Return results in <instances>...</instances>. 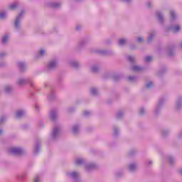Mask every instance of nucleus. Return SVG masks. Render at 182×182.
<instances>
[{"label":"nucleus","instance_id":"f257e3e1","mask_svg":"<svg viewBox=\"0 0 182 182\" xmlns=\"http://www.w3.org/2000/svg\"><path fill=\"white\" fill-rule=\"evenodd\" d=\"M28 84L30 85L31 89H33V90H34V92H38V90H39L33 85V81L32 80V78L31 77H19L16 81V85H17V86H25V85H26Z\"/></svg>","mask_w":182,"mask_h":182},{"label":"nucleus","instance_id":"f03ea898","mask_svg":"<svg viewBox=\"0 0 182 182\" xmlns=\"http://www.w3.org/2000/svg\"><path fill=\"white\" fill-rule=\"evenodd\" d=\"M25 14V10H21V13L16 17L14 21V28L16 32L21 31V23L22 19H23V15Z\"/></svg>","mask_w":182,"mask_h":182},{"label":"nucleus","instance_id":"7ed1b4c3","mask_svg":"<svg viewBox=\"0 0 182 182\" xmlns=\"http://www.w3.org/2000/svg\"><path fill=\"white\" fill-rule=\"evenodd\" d=\"M60 136V128L59 127H54L50 135V140L51 141H56L59 139Z\"/></svg>","mask_w":182,"mask_h":182},{"label":"nucleus","instance_id":"20e7f679","mask_svg":"<svg viewBox=\"0 0 182 182\" xmlns=\"http://www.w3.org/2000/svg\"><path fill=\"white\" fill-rule=\"evenodd\" d=\"M58 66V59L54 58L50 60L46 65V72H52Z\"/></svg>","mask_w":182,"mask_h":182},{"label":"nucleus","instance_id":"39448f33","mask_svg":"<svg viewBox=\"0 0 182 182\" xmlns=\"http://www.w3.org/2000/svg\"><path fill=\"white\" fill-rule=\"evenodd\" d=\"M165 101L166 99L164 97H161L159 99L154 109V114L156 116H159V114H160V112H161V108L163 107V105L164 104Z\"/></svg>","mask_w":182,"mask_h":182},{"label":"nucleus","instance_id":"423d86ee","mask_svg":"<svg viewBox=\"0 0 182 182\" xmlns=\"http://www.w3.org/2000/svg\"><path fill=\"white\" fill-rule=\"evenodd\" d=\"M97 167V165L93 162H87L85 160V168L87 173H90L92 170H95Z\"/></svg>","mask_w":182,"mask_h":182},{"label":"nucleus","instance_id":"0eeeda50","mask_svg":"<svg viewBox=\"0 0 182 182\" xmlns=\"http://www.w3.org/2000/svg\"><path fill=\"white\" fill-rule=\"evenodd\" d=\"M88 43H89V38L86 37L81 38L78 42L77 49L78 50H82V49H83V48H85V46H86V45H87Z\"/></svg>","mask_w":182,"mask_h":182},{"label":"nucleus","instance_id":"6e6552de","mask_svg":"<svg viewBox=\"0 0 182 182\" xmlns=\"http://www.w3.org/2000/svg\"><path fill=\"white\" fill-rule=\"evenodd\" d=\"M10 153L14 156H22L25 153V150L21 147L13 148L10 150Z\"/></svg>","mask_w":182,"mask_h":182},{"label":"nucleus","instance_id":"1a4fd4ad","mask_svg":"<svg viewBox=\"0 0 182 182\" xmlns=\"http://www.w3.org/2000/svg\"><path fill=\"white\" fill-rule=\"evenodd\" d=\"M172 31L173 33H177L180 31V26H171L164 28V33H167V32H170Z\"/></svg>","mask_w":182,"mask_h":182},{"label":"nucleus","instance_id":"9d476101","mask_svg":"<svg viewBox=\"0 0 182 182\" xmlns=\"http://www.w3.org/2000/svg\"><path fill=\"white\" fill-rule=\"evenodd\" d=\"M59 116V111L58 109H53L50 112V119L52 122H55L58 117Z\"/></svg>","mask_w":182,"mask_h":182},{"label":"nucleus","instance_id":"9b49d317","mask_svg":"<svg viewBox=\"0 0 182 182\" xmlns=\"http://www.w3.org/2000/svg\"><path fill=\"white\" fill-rule=\"evenodd\" d=\"M181 109H182V97L180 96L176 99V101L175 102V110L176 112H180Z\"/></svg>","mask_w":182,"mask_h":182},{"label":"nucleus","instance_id":"f8f14e48","mask_svg":"<svg viewBox=\"0 0 182 182\" xmlns=\"http://www.w3.org/2000/svg\"><path fill=\"white\" fill-rule=\"evenodd\" d=\"M95 53L101 55L102 56H107V55H112V52L107 50H97L95 51Z\"/></svg>","mask_w":182,"mask_h":182},{"label":"nucleus","instance_id":"ddd939ff","mask_svg":"<svg viewBox=\"0 0 182 182\" xmlns=\"http://www.w3.org/2000/svg\"><path fill=\"white\" fill-rule=\"evenodd\" d=\"M176 49L175 44H171L168 46V55L174 56V50Z\"/></svg>","mask_w":182,"mask_h":182},{"label":"nucleus","instance_id":"4468645a","mask_svg":"<svg viewBox=\"0 0 182 182\" xmlns=\"http://www.w3.org/2000/svg\"><path fill=\"white\" fill-rule=\"evenodd\" d=\"M156 16L161 25H163L164 23V16H163V14L160 11L156 12Z\"/></svg>","mask_w":182,"mask_h":182},{"label":"nucleus","instance_id":"2eb2a0df","mask_svg":"<svg viewBox=\"0 0 182 182\" xmlns=\"http://www.w3.org/2000/svg\"><path fill=\"white\" fill-rule=\"evenodd\" d=\"M39 151H41V144L37 141L33 148V154L34 156H38V154H39Z\"/></svg>","mask_w":182,"mask_h":182},{"label":"nucleus","instance_id":"dca6fc26","mask_svg":"<svg viewBox=\"0 0 182 182\" xmlns=\"http://www.w3.org/2000/svg\"><path fill=\"white\" fill-rule=\"evenodd\" d=\"M72 132L75 136L79 134V132H80V125L79 124H74L72 127Z\"/></svg>","mask_w":182,"mask_h":182},{"label":"nucleus","instance_id":"f3484780","mask_svg":"<svg viewBox=\"0 0 182 182\" xmlns=\"http://www.w3.org/2000/svg\"><path fill=\"white\" fill-rule=\"evenodd\" d=\"M26 114V111L24 109H18L16 112V117L17 119H21V117H23Z\"/></svg>","mask_w":182,"mask_h":182},{"label":"nucleus","instance_id":"a211bd4d","mask_svg":"<svg viewBox=\"0 0 182 182\" xmlns=\"http://www.w3.org/2000/svg\"><path fill=\"white\" fill-rule=\"evenodd\" d=\"M119 133H120V129H119V127L114 125L112 127V134L113 137H117L119 136Z\"/></svg>","mask_w":182,"mask_h":182},{"label":"nucleus","instance_id":"6ab92c4d","mask_svg":"<svg viewBox=\"0 0 182 182\" xmlns=\"http://www.w3.org/2000/svg\"><path fill=\"white\" fill-rule=\"evenodd\" d=\"M17 65L20 70V72H25V70H26V63L23 62H18Z\"/></svg>","mask_w":182,"mask_h":182},{"label":"nucleus","instance_id":"aec40b11","mask_svg":"<svg viewBox=\"0 0 182 182\" xmlns=\"http://www.w3.org/2000/svg\"><path fill=\"white\" fill-rule=\"evenodd\" d=\"M48 6L50 8H53V9H59L60 8V4L56 2H50L47 4Z\"/></svg>","mask_w":182,"mask_h":182},{"label":"nucleus","instance_id":"412c9836","mask_svg":"<svg viewBox=\"0 0 182 182\" xmlns=\"http://www.w3.org/2000/svg\"><path fill=\"white\" fill-rule=\"evenodd\" d=\"M127 168L129 171H131V173H133V171H134L136 168H137V164L136 163L129 164L127 166Z\"/></svg>","mask_w":182,"mask_h":182},{"label":"nucleus","instance_id":"4be33fe9","mask_svg":"<svg viewBox=\"0 0 182 182\" xmlns=\"http://www.w3.org/2000/svg\"><path fill=\"white\" fill-rule=\"evenodd\" d=\"M47 99L49 100H55L56 99V95H55V91L53 90H51L49 95L47 97Z\"/></svg>","mask_w":182,"mask_h":182},{"label":"nucleus","instance_id":"5701e85b","mask_svg":"<svg viewBox=\"0 0 182 182\" xmlns=\"http://www.w3.org/2000/svg\"><path fill=\"white\" fill-rule=\"evenodd\" d=\"M46 51L44 49L40 50L36 56V59H39V58H43V56L46 55Z\"/></svg>","mask_w":182,"mask_h":182},{"label":"nucleus","instance_id":"b1692460","mask_svg":"<svg viewBox=\"0 0 182 182\" xmlns=\"http://www.w3.org/2000/svg\"><path fill=\"white\" fill-rule=\"evenodd\" d=\"M75 164L77 166H82V164H86V161L83 159L78 158L75 160Z\"/></svg>","mask_w":182,"mask_h":182},{"label":"nucleus","instance_id":"393cba45","mask_svg":"<svg viewBox=\"0 0 182 182\" xmlns=\"http://www.w3.org/2000/svg\"><path fill=\"white\" fill-rule=\"evenodd\" d=\"M90 94L92 96H97L99 95V90L97 87H92L90 89Z\"/></svg>","mask_w":182,"mask_h":182},{"label":"nucleus","instance_id":"a878e982","mask_svg":"<svg viewBox=\"0 0 182 182\" xmlns=\"http://www.w3.org/2000/svg\"><path fill=\"white\" fill-rule=\"evenodd\" d=\"M100 70V68L97 65H92L90 68V70L91 72H92V73H97V72H99Z\"/></svg>","mask_w":182,"mask_h":182},{"label":"nucleus","instance_id":"bb28decb","mask_svg":"<svg viewBox=\"0 0 182 182\" xmlns=\"http://www.w3.org/2000/svg\"><path fill=\"white\" fill-rule=\"evenodd\" d=\"M170 16H171V22H173V21H176L177 18V15L176 14V11H174V10H171L170 11Z\"/></svg>","mask_w":182,"mask_h":182},{"label":"nucleus","instance_id":"cd10ccee","mask_svg":"<svg viewBox=\"0 0 182 182\" xmlns=\"http://www.w3.org/2000/svg\"><path fill=\"white\" fill-rule=\"evenodd\" d=\"M12 89H13V87L11 85H6L4 87V92L7 95H9V93H11V92H12Z\"/></svg>","mask_w":182,"mask_h":182},{"label":"nucleus","instance_id":"c85d7f7f","mask_svg":"<svg viewBox=\"0 0 182 182\" xmlns=\"http://www.w3.org/2000/svg\"><path fill=\"white\" fill-rule=\"evenodd\" d=\"M166 72H167V68L162 67L158 72V76H162V75H164V73H166Z\"/></svg>","mask_w":182,"mask_h":182},{"label":"nucleus","instance_id":"c756f323","mask_svg":"<svg viewBox=\"0 0 182 182\" xmlns=\"http://www.w3.org/2000/svg\"><path fill=\"white\" fill-rule=\"evenodd\" d=\"M18 5L19 4L18 3H13L9 6V9L11 11H15V9L18 8Z\"/></svg>","mask_w":182,"mask_h":182},{"label":"nucleus","instance_id":"7c9ffc66","mask_svg":"<svg viewBox=\"0 0 182 182\" xmlns=\"http://www.w3.org/2000/svg\"><path fill=\"white\" fill-rule=\"evenodd\" d=\"M127 59L128 62L132 63V65H134V63H136V60L134 58V56L133 55H129L128 57H127Z\"/></svg>","mask_w":182,"mask_h":182},{"label":"nucleus","instance_id":"2f4dec72","mask_svg":"<svg viewBox=\"0 0 182 182\" xmlns=\"http://www.w3.org/2000/svg\"><path fill=\"white\" fill-rule=\"evenodd\" d=\"M170 134V129H162L161 136L162 137H167Z\"/></svg>","mask_w":182,"mask_h":182},{"label":"nucleus","instance_id":"473e14b6","mask_svg":"<svg viewBox=\"0 0 182 182\" xmlns=\"http://www.w3.org/2000/svg\"><path fill=\"white\" fill-rule=\"evenodd\" d=\"M70 65L75 69H77V68H79V63H77V61L72 60L70 62Z\"/></svg>","mask_w":182,"mask_h":182},{"label":"nucleus","instance_id":"72a5a7b5","mask_svg":"<svg viewBox=\"0 0 182 182\" xmlns=\"http://www.w3.org/2000/svg\"><path fill=\"white\" fill-rule=\"evenodd\" d=\"M131 70L134 72H140V70H143V68L139 67L138 65H133L131 68Z\"/></svg>","mask_w":182,"mask_h":182},{"label":"nucleus","instance_id":"f704fd0d","mask_svg":"<svg viewBox=\"0 0 182 182\" xmlns=\"http://www.w3.org/2000/svg\"><path fill=\"white\" fill-rule=\"evenodd\" d=\"M137 153V151L134 149H131L129 152H128V156L129 157H133V156H136V154Z\"/></svg>","mask_w":182,"mask_h":182},{"label":"nucleus","instance_id":"c9c22d12","mask_svg":"<svg viewBox=\"0 0 182 182\" xmlns=\"http://www.w3.org/2000/svg\"><path fill=\"white\" fill-rule=\"evenodd\" d=\"M8 38H9L8 34H5L4 36H3V37L1 38V43L3 45H5V43H6V42L8 41Z\"/></svg>","mask_w":182,"mask_h":182},{"label":"nucleus","instance_id":"e433bc0d","mask_svg":"<svg viewBox=\"0 0 182 182\" xmlns=\"http://www.w3.org/2000/svg\"><path fill=\"white\" fill-rule=\"evenodd\" d=\"M124 116V112L123 111H119L117 112L116 117L117 119H122Z\"/></svg>","mask_w":182,"mask_h":182},{"label":"nucleus","instance_id":"4c0bfd02","mask_svg":"<svg viewBox=\"0 0 182 182\" xmlns=\"http://www.w3.org/2000/svg\"><path fill=\"white\" fill-rule=\"evenodd\" d=\"M168 161L171 166H173V164L176 163V159L173 156H168Z\"/></svg>","mask_w":182,"mask_h":182},{"label":"nucleus","instance_id":"58836bf2","mask_svg":"<svg viewBox=\"0 0 182 182\" xmlns=\"http://www.w3.org/2000/svg\"><path fill=\"white\" fill-rule=\"evenodd\" d=\"M41 178H42V175L37 174L33 179V182H41Z\"/></svg>","mask_w":182,"mask_h":182},{"label":"nucleus","instance_id":"ea45409f","mask_svg":"<svg viewBox=\"0 0 182 182\" xmlns=\"http://www.w3.org/2000/svg\"><path fill=\"white\" fill-rule=\"evenodd\" d=\"M126 43V40H124V38H121L118 41V45H119V46H123V45H124Z\"/></svg>","mask_w":182,"mask_h":182},{"label":"nucleus","instance_id":"a19ab883","mask_svg":"<svg viewBox=\"0 0 182 182\" xmlns=\"http://www.w3.org/2000/svg\"><path fill=\"white\" fill-rule=\"evenodd\" d=\"M75 110H76V107H70L67 109V112L68 113H73V112H75Z\"/></svg>","mask_w":182,"mask_h":182},{"label":"nucleus","instance_id":"79ce46f5","mask_svg":"<svg viewBox=\"0 0 182 182\" xmlns=\"http://www.w3.org/2000/svg\"><path fill=\"white\" fill-rule=\"evenodd\" d=\"M140 116H143L144 114V113H146V109H144V107H141L139 109V112Z\"/></svg>","mask_w":182,"mask_h":182},{"label":"nucleus","instance_id":"37998d69","mask_svg":"<svg viewBox=\"0 0 182 182\" xmlns=\"http://www.w3.org/2000/svg\"><path fill=\"white\" fill-rule=\"evenodd\" d=\"M120 77H122V76L120 75H114L112 76V79L114 81L119 80L120 79Z\"/></svg>","mask_w":182,"mask_h":182},{"label":"nucleus","instance_id":"c03bdc74","mask_svg":"<svg viewBox=\"0 0 182 182\" xmlns=\"http://www.w3.org/2000/svg\"><path fill=\"white\" fill-rule=\"evenodd\" d=\"M152 59H153V58L151 56H150V55L146 56L144 58L145 62H147V63L151 62Z\"/></svg>","mask_w":182,"mask_h":182},{"label":"nucleus","instance_id":"a18cd8bd","mask_svg":"<svg viewBox=\"0 0 182 182\" xmlns=\"http://www.w3.org/2000/svg\"><path fill=\"white\" fill-rule=\"evenodd\" d=\"M6 121V117L5 116L0 117V124H2Z\"/></svg>","mask_w":182,"mask_h":182},{"label":"nucleus","instance_id":"49530a36","mask_svg":"<svg viewBox=\"0 0 182 182\" xmlns=\"http://www.w3.org/2000/svg\"><path fill=\"white\" fill-rule=\"evenodd\" d=\"M137 79V77L134 76V75H130L129 77V80L130 82H134V80H136Z\"/></svg>","mask_w":182,"mask_h":182},{"label":"nucleus","instance_id":"de8ad7c7","mask_svg":"<svg viewBox=\"0 0 182 182\" xmlns=\"http://www.w3.org/2000/svg\"><path fill=\"white\" fill-rule=\"evenodd\" d=\"M146 8H151V6H153V1H148L146 2Z\"/></svg>","mask_w":182,"mask_h":182},{"label":"nucleus","instance_id":"09e8293b","mask_svg":"<svg viewBox=\"0 0 182 182\" xmlns=\"http://www.w3.org/2000/svg\"><path fill=\"white\" fill-rule=\"evenodd\" d=\"M153 86V82H149L145 85V87H146V89H150V87H151Z\"/></svg>","mask_w":182,"mask_h":182},{"label":"nucleus","instance_id":"8fccbe9b","mask_svg":"<svg viewBox=\"0 0 182 182\" xmlns=\"http://www.w3.org/2000/svg\"><path fill=\"white\" fill-rule=\"evenodd\" d=\"M153 38H154V34H150L147 38V42L150 43L151 41H153Z\"/></svg>","mask_w":182,"mask_h":182},{"label":"nucleus","instance_id":"3c124183","mask_svg":"<svg viewBox=\"0 0 182 182\" xmlns=\"http://www.w3.org/2000/svg\"><path fill=\"white\" fill-rule=\"evenodd\" d=\"M6 16V13H4V12L0 13V19H5Z\"/></svg>","mask_w":182,"mask_h":182},{"label":"nucleus","instance_id":"603ef678","mask_svg":"<svg viewBox=\"0 0 182 182\" xmlns=\"http://www.w3.org/2000/svg\"><path fill=\"white\" fill-rule=\"evenodd\" d=\"M83 116H85V117H89V116H90V112L89 111H85L83 112Z\"/></svg>","mask_w":182,"mask_h":182},{"label":"nucleus","instance_id":"864d4df0","mask_svg":"<svg viewBox=\"0 0 182 182\" xmlns=\"http://www.w3.org/2000/svg\"><path fill=\"white\" fill-rule=\"evenodd\" d=\"M7 53L5 52L0 53V59H3V58H5L6 56Z\"/></svg>","mask_w":182,"mask_h":182},{"label":"nucleus","instance_id":"5fc2aeb1","mask_svg":"<svg viewBox=\"0 0 182 182\" xmlns=\"http://www.w3.org/2000/svg\"><path fill=\"white\" fill-rule=\"evenodd\" d=\"M145 164H146V166H151V164H153V161H146L145 162Z\"/></svg>","mask_w":182,"mask_h":182},{"label":"nucleus","instance_id":"6e6d98bb","mask_svg":"<svg viewBox=\"0 0 182 182\" xmlns=\"http://www.w3.org/2000/svg\"><path fill=\"white\" fill-rule=\"evenodd\" d=\"M4 66H6V63L5 62H1L0 63V68H4Z\"/></svg>","mask_w":182,"mask_h":182},{"label":"nucleus","instance_id":"4d7b16f0","mask_svg":"<svg viewBox=\"0 0 182 182\" xmlns=\"http://www.w3.org/2000/svg\"><path fill=\"white\" fill-rule=\"evenodd\" d=\"M115 174H116L117 177H120L122 176V171H117V172H116Z\"/></svg>","mask_w":182,"mask_h":182},{"label":"nucleus","instance_id":"13d9d810","mask_svg":"<svg viewBox=\"0 0 182 182\" xmlns=\"http://www.w3.org/2000/svg\"><path fill=\"white\" fill-rule=\"evenodd\" d=\"M177 137L178 139H182V130L178 133Z\"/></svg>","mask_w":182,"mask_h":182},{"label":"nucleus","instance_id":"bf43d9fd","mask_svg":"<svg viewBox=\"0 0 182 182\" xmlns=\"http://www.w3.org/2000/svg\"><path fill=\"white\" fill-rule=\"evenodd\" d=\"M76 31H80L82 29V26L77 25L75 28Z\"/></svg>","mask_w":182,"mask_h":182},{"label":"nucleus","instance_id":"052dcab7","mask_svg":"<svg viewBox=\"0 0 182 182\" xmlns=\"http://www.w3.org/2000/svg\"><path fill=\"white\" fill-rule=\"evenodd\" d=\"M28 127H29V125H28V124H24L22 126V129H23L24 130H26V129H28Z\"/></svg>","mask_w":182,"mask_h":182},{"label":"nucleus","instance_id":"680f3d73","mask_svg":"<svg viewBox=\"0 0 182 182\" xmlns=\"http://www.w3.org/2000/svg\"><path fill=\"white\" fill-rule=\"evenodd\" d=\"M132 0H122V2H125L126 4H130Z\"/></svg>","mask_w":182,"mask_h":182},{"label":"nucleus","instance_id":"e2e57ef3","mask_svg":"<svg viewBox=\"0 0 182 182\" xmlns=\"http://www.w3.org/2000/svg\"><path fill=\"white\" fill-rule=\"evenodd\" d=\"M178 172L179 173V174H181V176H182V168H181L180 169L178 170Z\"/></svg>","mask_w":182,"mask_h":182},{"label":"nucleus","instance_id":"0e129e2a","mask_svg":"<svg viewBox=\"0 0 182 182\" xmlns=\"http://www.w3.org/2000/svg\"><path fill=\"white\" fill-rule=\"evenodd\" d=\"M30 95H31V96H35V92H33V91L31 90Z\"/></svg>","mask_w":182,"mask_h":182},{"label":"nucleus","instance_id":"69168bd1","mask_svg":"<svg viewBox=\"0 0 182 182\" xmlns=\"http://www.w3.org/2000/svg\"><path fill=\"white\" fill-rule=\"evenodd\" d=\"M138 42H143V38H141V37H139Z\"/></svg>","mask_w":182,"mask_h":182},{"label":"nucleus","instance_id":"338daca9","mask_svg":"<svg viewBox=\"0 0 182 182\" xmlns=\"http://www.w3.org/2000/svg\"><path fill=\"white\" fill-rule=\"evenodd\" d=\"M39 126H40V127H45V124L40 123Z\"/></svg>","mask_w":182,"mask_h":182},{"label":"nucleus","instance_id":"774afa93","mask_svg":"<svg viewBox=\"0 0 182 182\" xmlns=\"http://www.w3.org/2000/svg\"><path fill=\"white\" fill-rule=\"evenodd\" d=\"M36 109L39 111V106L38 105H35Z\"/></svg>","mask_w":182,"mask_h":182}]
</instances>
